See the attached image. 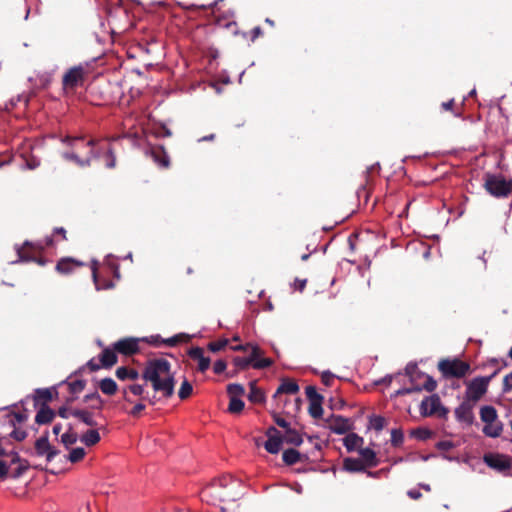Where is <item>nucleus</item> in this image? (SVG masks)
Masks as SVG:
<instances>
[{
	"mask_svg": "<svg viewBox=\"0 0 512 512\" xmlns=\"http://www.w3.org/2000/svg\"><path fill=\"white\" fill-rule=\"evenodd\" d=\"M142 378L151 383L155 392H161L164 398L174 394L175 378L171 373V364L164 358L150 359L146 362Z\"/></svg>",
	"mask_w": 512,
	"mask_h": 512,
	"instance_id": "obj_1",
	"label": "nucleus"
},
{
	"mask_svg": "<svg viewBox=\"0 0 512 512\" xmlns=\"http://www.w3.org/2000/svg\"><path fill=\"white\" fill-rule=\"evenodd\" d=\"M63 142L67 143L72 151L64 152L62 157L81 168L90 166L92 159L100 156L101 148H96L99 143L97 140L85 141L83 137H66Z\"/></svg>",
	"mask_w": 512,
	"mask_h": 512,
	"instance_id": "obj_2",
	"label": "nucleus"
},
{
	"mask_svg": "<svg viewBox=\"0 0 512 512\" xmlns=\"http://www.w3.org/2000/svg\"><path fill=\"white\" fill-rule=\"evenodd\" d=\"M237 486H239L237 480L231 476H223L205 487L201 492V498L207 501H235L240 496L236 491Z\"/></svg>",
	"mask_w": 512,
	"mask_h": 512,
	"instance_id": "obj_3",
	"label": "nucleus"
},
{
	"mask_svg": "<svg viewBox=\"0 0 512 512\" xmlns=\"http://www.w3.org/2000/svg\"><path fill=\"white\" fill-rule=\"evenodd\" d=\"M483 187L495 198H506L512 194V179L507 180L502 174L487 172L483 177Z\"/></svg>",
	"mask_w": 512,
	"mask_h": 512,
	"instance_id": "obj_4",
	"label": "nucleus"
},
{
	"mask_svg": "<svg viewBox=\"0 0 512 512\" xmlns=\"http://www.w3.org/2000/svg\"><path fill=\"white\" fill-rule=\"evenodd\" d=\"M437 368L444 379H461L471 372L470 364L459 358H443Z\"/></svg>",
	"mask_w": 512,
	"mask_h": 512,
	"instance_id": "obj_5",
	"label": "nucleus"
},
{
	"mask_svg": "<svg viewBox=\"0 0 512 512\" xmlns=\"http://www.w3.org/2000/svg\"><path fill=\"white\" fill-rule=\"evenodd\" d=\"M264 354L259 346H252L251 353L248 357L236 356L233 358V364L238 370H246L249 366L255 369H264L273 365V360L270 358H261Z\"/></svg>",
	"mask_w": 512,
	"mask_h": 512,
	"instance_id": "obj_6",
	"label": "nucleus"
},
{
	"mask_svg": "<svg viewBox=\"0 0 512 512\" xmlns=\"http://www.w3.org/2000/svg\"><path fill=\"white\" fill-rule=\"evenodd\" d=\"M420 412L424 417L436 415L439 418H446L449 410L442 405L438 394H432L422 400Z\"/></svg>",
	"mask_w": 512,
	"mask_h": 512,
	"instance_id": "obj_7",
	"label": "nucleus"
},
{
	"mask_svg": "<svg viewBox=\"0 0 512 512\" xmlns=\"http://www.w3.org/2000/svg\"><path fill=\"white\" fill-rule=\"evenodd\" d=\"M87 72L81 65L71 67L63 75L62 86L65 91H74L77 87L83 86Z\"/></svg>",
	"mask_w": 512,
	"mask_h": 512,
	"instance_id": "obj_8",
	"label": "nucleus"
},
{
	"mask_svg": "<svg viewBox=\"0 0 512 512\" xmlns=\"http://www.w3.org/2000/svg\"><path fill=\"white\" fill-rule=\"evenodd\" d=\"M494 372L488 377H476L467 383L466 399L477 402L487 392L490 380L496 375Z\"/></svg>",
	"mask_w": 512,
	"mask_h": 512,
	"instance_id": "obj_9",
	"label": "nucleus"
},
{
	"mask_svg": "<svg viewBox=\"0 0 512 512\" xmlns=\"http://www.w3.org/2000/svg\"><path fill=\"white\" fill-rule=\"evenodd\" d=\"M44 249L40 243H32L29 241H25L24 244L17 248V253L21 261H33L37 262L40 265L45 264V260L42 258H38V254L41 253Z\"/></svg>",
	"mask_w": 512,
	"mask_h": 512,
	"instance_id": "obj_10",
	"label": "nucleus"
},
{
	"mask_svg": "<svg viewBox=\"0 0 512 512\" xmlns=\"http://www.w3.org/2000/svg\"><path fill=\"white\" fill-rule=\"evenodd\" d=\"M305 394L309 400L308 412L312 418L319 419L323 415V396L319 394L314 386H307L305 388Z\"/></svg>",
	"mask_w": 512,
	"mask_h": 512,
	"instance_id": "obj_11",
	"label": "nucleus"
},
{
	"mask_svg": "<svg viewBox=\"0 0 512 512\" xmlns=\"http://www.w3.org/2000/svg\"><path fill=\"white\" fill-rule=\"evenodd\" d=\"M483 459L487 466L498 472H506L511 468L510 458L507 455L488 453L484 455Z\"/></svg>",
	"mask_w": 512,
	"mask_h": 512,
	"instance_id": "obj_12",
	"label": "nucleus"
},
{
	"mask_svg": "<svg viewBox=\"0 0 512 512\" xmlns=\"http://www.w3.org/2000/svg\"><path fill=\"white\" fill-rule=\"evenodd\" d=\"M35 450L38 456L46 455L48 462L52 461L59 451L52 447L48 440V432L35 441Z\"/></svg>",
	"mask_w": 512,
	"mask_h": 512,
	"instance_id": "obj_13",
	"label": "nucleus"
},
{
	"mask_svg": "<svg viewBox=\"0 0 512 512\" xmlns=\"http://www.w3.org/2000/svg\"><path fill=\"white\" fill-rule=\"evenodd\" d=\"M328 428L336 434H345L352 429V424L348 418L331 415L326 420Z\"/></svg>",
	"mask_w": 512,
	"mask_h": 512,
	"instance_id": "obj_14",
	"label": "nucleus"
},
{
	"mask_svg": "<svg viewBox=\"0 0 512 512\" xmlns=\"http://www.w3.org/2000/svg\"><path fill=\"white\" fill-rule=\"evenodd\" d=\"M114 350L125 356H132L139 352L138 340L123 338L113 344Z\"/></svg>",
	"mask_w": 512,
	"mask_h": 512,
	"instance_id": "obj_15",
	"label": "nucleus"
},
{
	"mask_svg": "<svg viewBox=\"0 0 512 512\" xmlns=\"http://www.w3.org/2000/svg\"><path fill=\"white\" fill-rule=\"evenodd\" d=\"M455 417L459 422L471 425L474 421L473 403L470 400H464L456 409Z\"/></svg>",
	"mask_w": 512,
	"mask_h": 512,
	"instance_id": "obj_16",
	"label": "nucleus"
},
{
	"mask_svg": "<svg viewBox=\"0 0 512 512\" xmlns=\"http://www.w3.org/2000/svg\"><path fill=\"white\" fill-rule=\"evenodd\" d=\"M84 266V263L71 257H63L56 264V271L62 275H69L76 268Z\"/></svg>",
	"mask_w": 512,
	"mask_h": 512,
	"instance_id": "obj_17",
	"label": "nucleus"
},
{
	"mask_svg": "<svg viewBox=\"0 0 512 512\" xmlns=\"http://www.w3.org/2000/svg\"><path fill=\"white\" fill-rule=\"evenodd\" d=\"M153 161L161 168H168L170 165L169 156L163 146H152L149 150Z\"/></svg>",
	"mask_w": 512,
	"mask_h": 512,
	"instance_id": "obj_18",
	"label": "nucleus"
},
{
	"mask_svg": "<svg viewBox=\"0 0 512 512\" xmlns=\"http://www.w3.org/2000/svg\"><path fill=\"white\" fill-rule=\"evenodd\" d=\"M70 415L89 427H96L98 425L93 413L88 409L74 408L71 409Z\"/></svg>",
	"mask_w": 512,
	"mask_h": 512,
	"instance_id": "obj_19",
	"label": "nucleus"
},
{
	"mask_svg": "<svg viewBox=\"0 0 512 512\" xmlns=\"http://www.w3.org/2000/svg\"><path fill=\"white\" fill-rule=\"evenodd\" d=\"M188 355L191 359L198 361V370L205 372L209 367L211 360L209 357L204 356V351L200 347H193L188 351Z\"/></svg>",
	"mask_w": 512,
	"mask_h": 512,
	"instance_id": "obj_20",
	"label": "nucleus"
},
{
	"mask_svg": "<svg viewBox=\"0 0 512 512\" xmlns=\"http://www.w3.org/2000/svg\"><path fill=\"white\" fill-rule=\"evenodd\" d=\"M11 464H18L17 468L12 473L13 478L22 476L30 467L28 460L21 458L19 454L13 450H11Z\"/></svg>",
	"mask_w": 512,
	"mask_h": 512,
	"instance_id": "obj_21",
	"label": "nucleus"
},
{
	"mask_svg": "<svg viewBox=\"0 0 512 512\" xmlns=\"http://www.w3.org/2000/svg\"><path fill=\"white\" fill-rule=\"evenodd\" d=\"M54 417L55 412L47 404H42L35 416V422L39 425L48 424Z\"/></svg>",
	"mask_w": 512,
	"mask_h": 512,
	"instance_id": "obj_22",
	"label": "nucleus"
},
{
	"mask_svg": "<svg viewBox=\"0 0 512 512\" xmlns=\"http://www.w3.org/2000/svg\"><path fill=\"white\" fill-rule=\"evenodd\" d=\"M299 391V385L290 379H285L281 382L279 387L277 388L274 398H277L280 394H296Z\"/></svg>",
	"mask_w": 512,
	"mask_h": 512,
	"instance_id": "obj_23",
	"label": "nucleus"
},
{
	"mask_svg": "<svg viewBox=\"0 0 512 512\" xmlns=\"http://www.w3.org/2000/svg\"><path fill=\"white\" fill-rule=\"evenodd\" d=\"M117 352L110 348H105L100 355V363L104 368H111L118 361Z\"/></svg>",
	"mask_w": 512,
	"mask_h": 512,
	"instance_id": "obj_24",
	"label": "nucleus"
},
{
	"mask_svg": "<svg viewBox=\"0 0 512 512\" xmlns=\"http://www.w3.org/2000/svg\"><path fill=\"white\" fill-rule=\"evenodd\" d=\"M359 454L361 456L360 460H362L365 467H375L378 465L379 461L374 450L370 448H362L359 450Z\"/></svg>",
	"mask_w": 512,
	"mask_h": 512,
	"instance_id": "obj_25",
	"label": "nucleus"
},
{
	"mask_svg": "<svg viewBox=\"0 0 512 512\" xmlns=\"http://www.w3.org/2000/svg\"><path fill=\"white\" fill-rule=\"evenodd\" d=\"M482 431L488 437L497 438L501 435L503 431V423L498 420L494 422L485 423Z\"/></svg>",
	"mask_w": 512,
	"mask_h": 512,
	"instance_id": "obj_26",
	"label": "nucleus"
},
{
	"mask_svg": "<svg viewBox=\"0 0 512 512\" xmlns=\"http://www.w3.org/2000/svg\"><path fill=\"white\" fill-rule=\"evenodd\" d=\"M83 402L91 403L89 405V408L92 410H102L104 405V400L101 398L100 394L97 391L85 395L83 397Z\"/></svg>",
	"mask_w": 512,
	"mask_h": 512,
	"instance_id": "obj_27",
	"label": "nucleus"
},
{
	"mask_svg": "<svg viewBox=\"0 0 512 512\" xmlns=\"http://www.w3.org/2000/svg\"><path fill=\"white\" fill-rule=\"evenodd\" d=\"M343 468L348 472H363L366 470L362 460L356 458H345L343 461Z\"/></svg>",
	"mask_w": 512,
	"mask_h": 512,
	"instance_id": "obj_28",
	"label": "nucleus"
},
{
	"mask_svg": "<svg viewBox=\"0 0 512 512\" xmlns=\"http://www.w3.org/2000/svg\"><path fill=\"white\" fill-rule=\"evenodd\" d=\"M99 389L102 391L103 394L112 396L114 395L118 390L117 383L112 378H104L99 382Z\"/></svg>",
	"mask_w": 512,
	"mask_h": 512,
	"instance_id": "obj_29",
	"label": "nucleus"
},
{
	"mask_svg": "<svg viewBox=\"0 0 512 512\" xmlns=\"http://www.w3.org/2000/svg\"><path fill=\"white\" fill-rule=\"evenodd\" d=\"M100 439L101 437L97 429H89L80 437L81 442L88 447L96 445Z\"/></svg>",
	"mask_w": 512,
	"mask_h": 512,
	"instance_id": "obj_30",
	"label": "nucleus"
},
{
	"mask_svg": "<svg viewBox=\"0 0 512 512\" xmlns=\"http://www.w3.org/2000/svg\"><path fill=\"white\" fill-rule=\"evenodd\" d=\"M283 438L281 436L271 437L264 443V448L271 454H277L282 446Z\"/></svg>",
	"mask_w": 512,
	"mask_h": 512,
	"instance_id": "obj_31",
	"label": "nucleus"
},
{
	"mask_svg": "<svg viewBox=\"0 0 512 512\" xmlns=\"http://www.w3.org/2000/svg\"><path fill=\"white\" fill-rule=\"evenodd\" d=\"M6 417L8 418L10 426L15 427L19 424L26 422L28 419V414L26 411L17 413L13 411H8Z\"/></svg>",
	"mask_w": 512,
	"mask_h": 512,
	"instance_id": "obj_32",
	"label": "nucleus"
},
{
	"mask_svg": "<svg viewBox=\"0 0 512 512\" xmlns=\"http://www.w3.org/2000/svg\"><path fill=\"white\" fill-rule=\"evenodd\" d=\"M116 376L120 380H136L139 377V373L135 369L122 366L117 368Z\"/></svg>",
	"mask_w": 512,
	"mask_h": 512,
	"instance_id": "obj_33",
	"label": "nucleus"
},
{
	"mask_svg": "<svg viewBox=\"0 0 512 512\" xmlns=\"http://www.w3.org/2000/svg\"><path fill=\"white\" fill-rule=\"evenodd\" d=\"M301 457H302V455L297 450H295L293 448L285 450L282 454L283 462L289 466L294 465L297 462L301 461Z\"/></svg>",
	"mask_w": 512,
	"mask_h": 512,
	"instance_id": "obj_34",
	"label": "nucleus"
},
{
	"mask_svg": "<svg viewBox=\"0 0 512 512\" xmlns=\"http://www.w3.org/2000/svg\"><path fill=\"white\" fill-rule=\"evenodd\" d=\"M480 418L484 423L494 422L497 420V411L493 406H483L480 410Z\"/></svg>",
	"mask_w": 512,
	"mask_h": 512,
	"instance_id": "obj_35",
	"label": "nucleus"
},
{
	"mask_svg": "<svg viewBox=\"0 0 512 512\" xmlns=\"http://www.w3.org/2000/svg\"><path fill=\"white\" fill-rule=\"evenodd\" d=\"M283 441L294 446H300L303 442V439L295 429L289 428L285 431Z\"/></svg>",
	"mask_w": 512,
	"mask_h": 512,
	"instance_id": "obj_36",
	"label": "nucleus"
},
{
	"mask_svg": "<svg viewBox=\"0 0 512 512\" xmlns=\"http://www.w3.org/2000/svg\"><path fill=\"white\" fill-rule=\"evenodd\" d=\"M361 443H363V438L355 433H350L344 438V446L348 451L355 450Z\"/></svg>",
	"mask_w": 512,
	"mask_h": 512,
	"instance_id": "obj_37",
	"label": "nucleus"
},
{
	"mask_svg": "<svg viewBox=\"0 0 512 512\" xmlns=\"http://www.w3.org/2000/svg\"><path fill=\"white\" fill-rule=\"evenodd\" d=\"M248 399L252 403H262L265 400L263 391L256 386L255 382L250 383V392L248 395Z\"/></svg>",
	"mask_w": 512,
	"mask_h": 512,
	"instance_id": "obj_38",
	"label": "nucleus"
},
{
	"mask_svg": "<svg viewBox=\"0 0 512 512\" xmlns=\"http://www.w3.org/2000/svg\"><path fill=\"white\" fill-rule=\"evenodd\" d=\"M91 270H92L93 281H94V284H95L97 290L111 289V288L114 287V284H113L112 281H105L103 284L99 283L98 274H97V263L96 262L93 263V265L91 267Z\"/></svg>",
	"mask_w": 512,
	"mask_h": 512,
	"instance_id": "obj_39",
	"label": "nucleus"
},
{
	"mask_svg": "<svg viewBox=\"0 0 512 512\" xmlns=\"http://www.w3.org/2000/svg\"><path fill=\"white\" fill-rule=\"evenodd\" d=\"M405 375L410 378V381L413 383L416 378H420L424 376V373L418 371V367L416 363H408L405 367Z\"/></svg>",
	"mask_w": 512,
	"mask_h": 512,
	"instance_id": "obj_40",
	"label": "nucleus"
},
{
	"mask_svg": "<svg viewBox=\"0 0 512 512\" xmlns=\"http://www.w3.org/2000/svg\"><path fill=\"white\" fill-rule=\"evenodd\" d=\"M441 109L444 111H450L455 117H461L462 109L461 107H457L454 99H450L441 104Z\"/></svg>",
	"mask_w": 512,
	"mask_h": 512,
	"instance_id": "obj_41",
	"label": "nucleus"
},
{
	"mask_svg": "<svg viewBox=\"0 0 512 512\" xmlns=\"http://www.w3.org/2000/svg\"><path fill=\"white\" fill-rule=\"evenodd\" d=\"M66 383L68 385L69 392L72 394H77V393L82 392L86 386V381L82 380V379L66 381Z\"/></svg>",
	"mask_w": 512,
	"mask_h": 512,
	"instance_id": "obj_42",
	"label": "nucleus"
},
{
	"mask_svg": "<svg viewBox=\"0 0 512 512\" xmlns=\"http://www.w3.org/2000/svg\"><path fill=\"white\" fill-rule=\"evenodd\" d=\"M52 392L49 389H37L35 391L34 399L36 402L43 401V404H46L47 402H50L52 400Z\"/></svg>",
	"mask_w": 512,
	"mask_h": 512,
	"instance_id": "obj_43",
	"label": "nucleus"
},
{
	"mask_svg": "<svg viewBox=\"0 0 512 512\" xmlns=\"http://www.w3.org/2000/svg\"><path fill=\"white\" fill-rule=\"evenodd\" d=\"M192 391L193 387L191 383L187 379H184L178 391V396L181 400H185L191 396Z\"/></svg>",
	"mask_w": 512,
	"mask_h": 512,
	"instance_id": "obj_44",
	"label": "nucleus"
},
{
	"mask_svg": "<svg viewBox=\"0 0 512 512\" xmlns=\"http://www.w3.org/2000/svg\"><path fill=\"white\" fill-rule=\"evenodd\" d=\"M244 409V402L239 397L230 398L228 411L232 414H238Z\"/></svg>",
	"mask_w": 512,
	"mask_h": 512,
	"instance_id": "obj_45",
	"label": "nucleus"
},
{
	"mask_svg": "<svg viewBox=\"0 0 512 512\" xmlns=\"http://www.w3.org/2000/svg\"><path fill=\"white\" fill-rule=\"evenodd\" d=\"M227 393L230 398L240 397L245 393V389L241 384L231 383L227 386Z\"/></svg>",
	"mask_w": 512,
	"mask_h": 512,
	"instance_id": "obj_46",
	"label": "nucleus"
},
{
	"mask_svg": "<svg viewBox=\"0 0 512 512\" xmlns=\"http://www.w3.org/2000/svg\"><path fill=\"white\" fill-rule=\"evenodd\" d=\"M228 343H229V340L224 338V339H220L218 341L209 342L207 345V348L209 351L216 353V352L223 350L228 345Z\"/></svg>",
	"mask_w": 512,
	"mask_h": 512,
	"instance_id": "obj_47",
	"label": "nucleus"
},
{
	"mask_svg": "<svg viewBox=\"0 0 512 512\" xmlns=\"http://www.w3.org/2000/svg\"><path fill=\"white\" fill-rule=\"evenodd\" d=\"M85 454L86 452L84 448L77 447L71 450V452L68 455V459L71 463H77L84 458Z\"/></svg>",
	"mask_w": 512,
	"mask_h": 512,
	"instance_id": "obj_48",
	"label": "nucleus"
},
{
	"mask_svg": "<svg viewBox=\"0 0 512 512\" xmlns=\"http://www.w3.org/2000/svg\"><path fill=\"white\" fill-rule=\"evenodd\" d=\"M78 440V435L77 433L75 432H72L71 431V428L69 429V431H67L66 433H64L62 436H61V442L66 446V447H69L73 444H75Z\"/></svg>",
	"mask_w": 512,
	"mask_h": 512,
	"instance_id": "obj_49",
	"label": "nucleus"
},
{
	"mask_svg": "<svg viewBox=\"0 0 512 512\" xmlns=\"http://www.w3.org/2000/svg\"><path fill=\"white\" fill-rule=\"evenodd\" d=\"M411 436L424 441L432 436V431L427 428H416L411 431Z\"/></svg>",
	"mask_w": 512,
	"mask_h": 512,
	"instance_id": "obj_50",
	"label": "nucleus"
},
{
	"mask_svg": "<svg viewBox=\"0 0 512 512\" xmlns=\"http://www.w3.org/2000/svg\"><path fill=\"white\" fill-rule=\"evenodd\" d=\"M404 440V435L401 429H392L391 431V445L393 447H399L402 445Z\"/></svg>",
	"mask_w": 512,
	"mask_h": 512,
	"instance_id": "obj_51",
	"label": "nucleus"
},
{
	"mask_svg": "<svg viewBox=\"0 0 512 512\" xmlns=\"http://www.w3.org/2000/svg\"><path fill=\"white\" fill-rule=\"evenodd\" d=\"M189 336L186 334H178L171 338H168L166 340H162V343L166 344L167 346L173 347L179 344L182 341H188Z\"/></svg>",
	"mask_w": 512,
	"mask_h": 512,
	"instance_id": "obj_52",
	"label": "nucleus"
},
{
	"mask_svg": "<svg viewBox=\"0 0 512 512\" xmlns=\"http://www.w3.org/2000/svg\"><path fill=\"white\" fill-rule=\"evenodd\" d=\"M127 390H129L132 394L136 396H141L144 392V388L142 385L139 384H133L129 385L127 388L123 390L124 399L128 402H131V400L127 397Z\"/></svg>",
	"mask_w": 512,
	"mask_h": 512,
	"instance_id": "obj_53",
	"label": "nucleus"
},
{
	"mask_svg": "<svg viewBox=\"0 0 512 512\" xmlns=\"http://www.w3.org/2000/svg\"><path fill=\"white\" fill-rule=\"evenodd\" d=\"M423 377H425L426 380L423 386L420 388H422V390H426L427 392H433L437 388L436 380L432 376L426 374H424Z\"/></svg>",
	"mask_w": 512,
	"mask_h": 512,
	"instance_id": "obj_54",
	"label": "nucleus"
},
{
	"mask_svg": "<svg viewBox=\"0 0 512 512\" xmlns=\"http://www.w3.org/2000/svg\"><path fill=\"white\" fill-rule=\"evenodd\" d=\"M370 424L376 431H381L385 427L386 420L382 416H373L370 419Z\"/></svg>",
	"mask_w": 512,
	"mask_h": 512,
	"instance_id": "obj_55",
	"label": "nucleus"
},
{
	"mask_svg": "<svg viewBox=\"0 0 512 512\" xmlns=\"http://www.w3.org/2000/svg\"><path fill=\"white\" fill-rule=\"evenodd\" d=\"M13 428V431L9 434L11 438L16 441H23L27 437V432L25 430L19 429L16 426Z\"/></svg>",
	"mask_w": 512,
	"mask_h": 512,
	"instance_id": "obj_56",
	"label": "nucleus"
},
{
	"mask_svg": "<svg viewBox=\"0 0 512 512\" xmlns=\"http://www.w3.org/2000/svg\"><path fill=\"white\" fill-rule=\"evenodd\" d=\"M106 158H107L106 167L110 168V169L114 168L116 165V158H115L113 150L110 147L108 149H106Z\"/></svg>",
	"mask_w": 512,
	"mask_h": 512,
	"instance_id": "obj_57",
	"label": "nucleus"
},
{
	"mask_svg": "<svg viewBox=\"0 0 512 512\" xmlns=\"http://www.w3.org/2000/svg\"><path fill=\"white\" fill-rule=\"evenodd\" d=\"M227 368V364L224 360L220 359L214 363L213 370L215 374L223 373Z\"/></svg>",
	"mask_w": 512,
	"mask_h": 512,
	"instance_id": "obj_58",
	"label": "nucleus"
},
{
	"mask_svg": "<svg viewBox=\"0 0 512 512\" xmlns=\"http://www.w3.org/2000/svg\"><path fill=\"white\" fill-rule=\"evenodd\" d=\"M454 446H455V445H454V443H453V442H451V441H447V440H445V441H440V442H438V443L436 444V448H437L438 450H440V451H445V452H446V451L451 450L452 448H454Z\"/></svg>",
	"mask_w": 512,
	"mask_h": 512,
	"instance_id": "obj_59",
	"label": "nucleus"
},
{
	"mask_svg": "<svg viewBox=\"0 0 512 512\" xmlns=\"http://www.w3.org/2000/svg\"><path fill=\"white\" fill-rule=\"evenodd\" d=\"M420 391H422V388H420V386H413V387L399 389L396 392V395H407V394H411L414 392H420Z\"/></svg>",
	"mask_w": 512,
	"mask_h": 512,
	"instance_id": "obj_60",
	"label": "nucleus"
},
{
	"mask_svg": "<svg viewBox=\"0 0 512 512\" xmlns=\"http://www.w3.org/2000/svg\"><path fill=\"white\" fill-rule=\"evenodd\" d=\"M512 390V371L507 374L503 379V391L509 392Z\"/></svg>",
	"mask_w": 512,
	"mask_h": 512,
	"instance_id": "obj_61",
	"label": "nucleus"
},
{
	"mask_svg": "<svg viewBox=\"0 0 512 512\" xmlns=\"http://www.w3.org/2000/svg\"><path fill=\"white\" fill-rule=\"evenodd\" d=\"M273 419H274L275 423H276L279 427L284 428V429H285V431H286L287 429H289V428H290L289 423H288L285 419H283L282 417H280L278 414L274 413V414H273Z\"/></svg>",
	"mask_w": 512,
	"mask_h": 512,
	"instance_id": "obj_62",
	"label": "nucleus"
},
{
	"mask_svg": "<svg viewBox=\"0 0 512 512\" xmlns=\"http://www.w3.org/2000/svg\"><path fill=\"white\" fill-rule=\"evenodd\" d=\"M322 383L326 386H331L334 381V375L330 372H324L321 376Z\"/></svg>",
	"mask_w": 512,
	"mask_h": 512,
	"instance_id": "obj_63",
	"label": "nucleus"
},
{
	"mask_svg": "<svg viewBox=\"0 0 512 512\" xmlns=\"http://www.w3.org/2000/svg\"><path fill=\"white\" fill-rule=\"evenodd\" d=\"M250 34H251L250 39L252 42H254L256 39H258L260 36L263 35V31L260 26H256L251 30Z\"/></svg>",
	"mask_w": 512,
	"mask_h": 512,
	"instance_id": "obj_64",
	"label": "nucleus"
}]
</instances>
